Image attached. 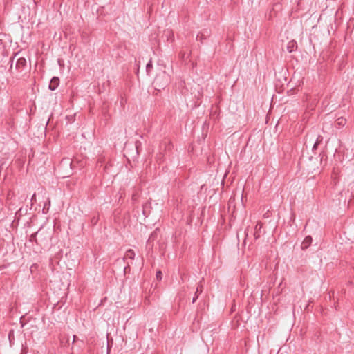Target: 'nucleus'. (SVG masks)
Returning a JSON list of instances; mask_svg holds the SVG:
<instances>
[{"mask_svg": "<svg viewBox=\"0 0 354 354\" xmlns=\"http://www.w3.org/2000/svg\"><path fill=\"white\" fill-rule=\"evenodd\" d=\"M160 234V230L158 228H156L154 231L151 232L150 234L147 241V248L149 250H152L153 247L154 245V241L156 240Z\"/></svg>", "mask_w": 354, "mask_h": 354, "instance_id": "nucleus-1", "label": "nucleus"}, {"mask_svg": "<svg viewBox=\"0 0 354 354\" xmlns=\"http://www.w3.org/2000/svg\"><path fill=\"white\" fill-rule=\"evenodd\" d=\"M26 66V60L24 57L19 58L15 64V69L19 72H21Z\"/></svg>", "mask_w": 354, "mask_h": 354, "instance_id": "nucleus-2", "label": "nucleus"}, {"mask_svg": "<svg viewBox=\"0 0 354 354\" xmlns=\"http://www.w3.org/2000/svg\"><path fill=\"white\" fill-rule=\"evenodd\" d=\"M59 84V79L57 77H53L49 83L48 88L51 91H55Z\"/></svg>", "mask_w": 354, "mask_h": 354, "instance_id": "nucleus-3", "label": "nucleus"}, {"mask_svg": "<svg viewBox=\"0 0 354 354\" xmlns=\"http://www.w3.org/2000/svg\"><path fill=\"white\" fill-rule=\"evenodd\" d=\"M210 35V32L207 29L203 30V32L198 33L196 37L197 40H200L201 42H203V40L206 39Z\"/></svg>", "mask_w": 354, "mask_h": 354, "instance_id": "nucleus-4", "label": "nucleus"}, {"mask_svg": "<svg viewBox=\"0 0 354 354\" xmlns=\"http://www.w3.org/2000/svg\"><path fill=\"white\" fill-rule=\"evenodd\" d=\"M312 241L313 239L310 236H306L301 243V249L303 250H306L311 245Z\"/></svg>", "mask_w": 354, "mask_h": 354, "instance_id": "nucleus-5", "label": "nucleus"}, {"mask_svg": "<svg viewBox=\"0 0 354 354\" xmlns=\"http://www.w3.org/2000/svg\"><path fill=\"white\" fill-rule=\"evenodd\" d=\"M297 48V44L295 40L290 41L287 44V50L289 53L295 51Z\"/></svg>", "mask_w": 354, "mask_h": 354, "instance_id": "nucleus-6", "label": "nucleus"}, {"mask_svg": "<svg viewBox=\"0 0 354 354\" xmlns=\"http://www.w3.org/2000/svg\"><path fill=\"white\" fill-rule=\"evenodd\" d=\"M346 124V120L343 117L338 118L335 122V127L340 128Z\"/></svg>", "mask_w": 354, "mask_h": 354, "instance_id": "nucleus-7", "label": "nucleus"}, {"mask_svg": "<svg viewBox=\"0 0 354 354\" xmlns=\"http://www.w3.org/2000/svg\"><path fill=\"white\" fill-rule=\"evenodd\" d=\"M261 227H262V223L261 222H258L255 226V229H254L255 231L254 233V236L255 239H257L260 236Z\"/></svg>", "mask_w": 354, "mask_h": 354, "instance_id": "nucleus-8", "label": "nucleus"}, {"mask_svg": "<svg viewBox=\"0 0 354 354\" xmlns=\"http://www.w3.org/2000/svg\"><path fill=\"white\" fill-rule=\"evenodd\" d=\"M135 257V252L133 250L129 249L124 255V259H130L131 260H133Z\"/></svg>", "mask_w": 354, "mask_h": 354, "instance_id": "nucleus-9", "label": "nucleus"}, {"mask_svg": "<svg viewBox=\"0 0 354 354\" xmlns=\"http://www.w3.org/2000/svg\"><path fill=\"white\" fill-rule=\"evenodd\" d=\"M39 270V265L37 263H33L30 268V271L32 274H37Z\"/></svg>", "mask_w": 354, "mask_h": 354, "instance_id": "nucleus-10", "label": "nucleus"}, {"mask_svg": "<svg viewBox=\"0 0 354 354\" xmlns=\"http://www.w3.org/2000/svg\"><path fill=\"white\" fill-rule=\"evenodd\" d=\"M37 233H38V232L33 233L32 234L30 235V236L29 238L30 242H35V243H37Z\"/></svg>", "mask_w": 354, "mask_h": 354, "instance_id": "nucleus-11", "label": "nucleus"}, {"mask_svg": "<svg viewBox=\"0 0 354 354\" xmlns=\"http://www.w3.org/2000/svg\"><path fill=\"white\" fill-rule=\"evenodd\" d=\"M153 68V64L151 60H150L146 66V71L147 73L149 75L151 70Z\"/></svg>", "mask_w": 354, "mask_h": 354, "instance_id": "nucleus-12", "label": "nucleus"}, {"mask_svg": "<svg viewBox=\"0 0 354 354\" xmlns=\"http://www.w3.org/2000/svg\"><path fill=\"white\" fill-rule=\"evenodd\" d=\"M156 277L157 281H160L162 279V273L160 270L156 272Z\"/></svg>", "mask_w": 354, "mask_h": 354, "instance_id": "nucleus-13", "label": "nucleus"}, {"mask_svg": "<svg viewBox=\"0 0 354 354\" xmlns=\"http://www.w3.org/2000/svg\"><path fill=\"white\" fill-rule=\"evenodd\" d=\"M202 289H196L195 296L192 299V303H194L198 299V295L199 293H201Z\"/></svg>", "mask_w": 354, "mask_h": 354, "instance_id": "nucleus-14", "label": "nucleus"}, {"mask_svg": "<svg viewBox=\"0 0 354 354\" xmlns=\"http://www.w3.org/2000/svg\"><path fill=\"white\" fill-rule=\"evenodd\" d=\"M322 140H323V137L319 135L317 138V140H316L315 142L319 145L322 142Z\"/></svg>", "mask_w": 354, "mask_h": 354, "instance_id": "nucleus-15", "label": "nucleus"}, {"mask_svg": "<svg viewBox=\"0 0 354 354\" xmlns=\"http://www.w3.org/2000/svg\"><path fill=\"white\" fill-rule=\"evenodd\" d=\"M50 201H49V200H48V203H45L44 206V208H43V211H44V210H45L46 209H47V210H48V209H49V206H50Z\"/></svg>", "mask_w": 354, "mask_h": 354, "instance_id": "nucleus-16", "label": "nucleus"}, {"mask_svg": "<svg viewBox=\"0 0 354 354\" xmlns=\"http://www.w3.org/2000/svg\"><path fill=\"white\" fill-rule=\"evenodd\" d=\"M17 54H18V53H15L14 57L10 58L11 66H10V71H11L12 68L13 61H14L15 57L17 55Z\"/></svg>", "mask_w": 354, "mask_h": 354, "instance_id": "nucleus-17", "label": "nucleus"}, {"mask_svg": "<svg viewBox=\"0 0 354 354\" xmlns=\"http://www.w3.org/2000/svg\"><path fill=\"white\" fill-rule=\"evenodd\" d=\"M31 202L33 203L35 202H36V194H34L32 196V198H31Z\"/></svg>", "mask_w": 354, "mask_h": 354, "instance_id": "nucleus-18", "label": "nucleus"}, {"mask_svg": "<svg viewBox=\"0 0 354 354\" xmlns=\"http://www.w3.org/2000/svg\"><path fill=\"white\" fill-rule=\"evenodd\" d=\"M318 145H319V144L315 142V144L313 145V151L317 149Z\"/></svg>", "mask_w": 354, "mask_h": 354, "instance_id": "nucleus-19", "label": "nucleus"}, {"mask_svg": "<svg viewBox=\"0 0 354 354\" xmlns=\"http://www.w3.org/2000/svg\"><path fill=\"white\" fill-rule=\"evenodd\" d=\"M147 206V203H146V204H145V205H143V214H144V215H146V214H146V212H145V207H146Z\"/></svg>", "mask_w": 354, "mask_h": 354, "instance_id": "nucleus-20", "label": "nucleus"}, {"mask_svg": "<svg viewBox=\"0 0 354 354\" xmlns=\"http://www.w3.org/2000/svg\"><path fill=\"white\" fill-rule=\"evenodd\" d=\"M63 278L66 279V278H68L70 277V274H63Z\"/></svg>", "mask_w": 354, "mask_h": 354, "instance_id": "nucleus-21", "label": "nucleus"}, {"mask_svg": "<svg viewBox=\"0 0 354 354\" xmlns=\"http://www.w3.org/2000/svg\"><path fill=\"white\" fill-rule=\"evenodd\" d=\"M266 290H263H263H261V295L262 296V295L264 294V292H266Z\"/></svg>", "mask_w": 354, "mask_h": 354, "instance_id": "nucleus-22", "label": "nucleus"}, {"mask_svg": "<svg viewBox=\"0 0 354 354\" xmlns=\"http://www.w3.org/2000/svg\"><path fill=\"white\" fill-rule=\"evenodd\" d=\"M66 286H67V288H70L71 284H70V283H68Z\"/></svg>", "mask_w": 354, "mask_h": 354, "instance_id": "nucleus-23", "label": "nucleus"}]
</instances>
